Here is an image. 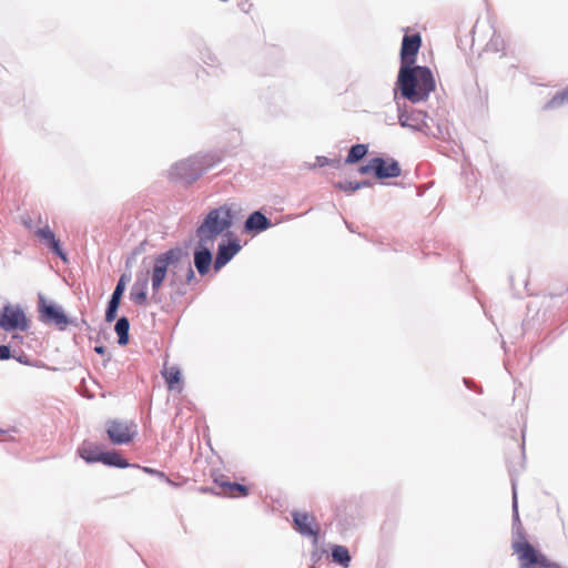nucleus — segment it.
Segmentation results:
<instances>
[{
  "label": "nucleus",
  "instance_id": "c756f323",
  "mask_svg": "<svg viewBox=\"0 0 568 568\" xmlns=\"http://www.w3.org/2000/svg\"><path fill=\"white\" fill-rule=\"evenodd\" d=\"M141 469L149 475L156 476L158 478L165 480L166 483L173 485V481L170 478H168L163 471H160V470L151 468V467H141Z\"/></svg>",
  "mask_w": 568,
  "mask_h": 568
},
{
  "label": "nucleus",
  "instance_id": "4468645a",
  "mask_svg": "<svg viewBox=\"0 0 568 568\" xmlns=\"http://www.w3.org/2000/svg\"><path fill=\"white\" fill-rule=\"evenodd\" d=\"M36 234L38 237H40L42 241H44L45 245L54 253L57 254L61 260L65 261L67 255L61 248L60 241L55 237V234L53 231L45 225L44 227H40L36 231Z\"/></svg>",
  "mask_w": 568,
  "mask_h": 568
},
{
  "label": "nucleus",
  "instance_id": "58836bf2",
  "mask_svg": "<svg viewBox=\"0 0 568 568\" xmlns=\"http://www.w3.org/2000/svg\"><path fill=\"white\" fill-rule=\"evenodd\" d=\"M356 184L358 185V190H361L363 187L372 186V182H369L368 180L356 182Z\"/></svg>",
  "mask_w": 568,
  "mask_h": 568
},
{
  "label": "nucleus",
  "instance_id": "f03ea898",
  "mask_svg": "<svg viewBox=\"0 0 568 568\" xmlns=\"http://www.w3.org/2000/svg\"><path fill=\"white\" fill-rule=\"evenodd\" d=\"M185 256L186 248L181 246L172 247L155 256L151 271L153 297L160 292L166 276H169V285L180 291L179 286L182 281L180 266Z\"/></svg>",
  "mask_w": 568,
  "mask_h": 568
},
{
  "label": "nucleus",
  "instance_id": "f8f14e48",
  "mask_svg": "<svg viewBox=\"0 0 568 568\" xmlns=\"http://www.w3.org/2000/svg\"><path fill=\"white\" fill-rule=\"evenodd\" d=\"M293 524L295 529L305 537H313V542L318 539V529L313 528L314 518L306 513L293 511Z\"/></svg>",
  "mask_w": 568,
  "mask_h": 568
},
{
  "label": "nucleus",
  "instance_id": "9b49d317",
  "mask_svg": "<svg viewBox=\"0 0 568 568\" xmlns=\"http://www.w3.org/2000/svg\"><path fill=\"white\" fill-rule=\"evenodd\" d=\"M375 176L379 180L398 178L402 174L399 163L395 159L374 158Z\"/></svg>",
  "mask_w": 568,
  "mask_h": 568
},
{
  "label": "nucleus",
  "instance_id": "f3484780",
  "mask_svg": "<svg viewBox=\"0 0 568 568\" xmlns=\"http://www.w3.org/2000/svg\"><path fill=\"white\" fill-rule=\"evenodd\" d=\"M78 453L82 459H84L87 463H97L100 462V455L104 452H101L97 445H93L92 443L84 442L79 448Z\"/></svg>",
  "mask_w": 568,
  "mask_h": 568
},
{
  "label": "nucleus",
  "instance_id": "2eb2a0df",
  "mask_svg": "<svg viewBox=\"0 0 568 568\" xmlns=\"http://www.w3.org/2000/svg\"><path fill=\"white\" fill-rule=\"evenodd\" d=\"M148 285H149L148 277L138 278L135 281V283L133 284L131 292H130V296H131V300L136 305L143 306L146 304V302H148V295H146Z\"/></svg>",
  "mask_w": 568,
  "mask_h": 568
},
{
  "label": "nucleus",
  "instance_id": "9d476101",
  "mask_svg": "<svg viewBox=\"0 0 568 568\" xmlns=\"http://www.w3.org/2000/svg\"><path fill=\"white\" fill-rule=\"evenodd\" d=\"M242 245L237 237L222 241L217 245L214 257L213 270L219 272L241 251Z\"/></svg>",
  "mask_w": 568,
  "mask_h": 568
},
{
  "label": "nucleus",
  "instance_id": "ddd939ff",
  "mask_svg": "<svg viewBox=\"0 0 568 568\" xmlns=\"http://www.w3.org/2000/svg\"><path fill=\"white\" fill-rule=\"evenodd\" d=\"M272 226L271 220L261 211L252 212L244 222V232L248 234H260Z\"/></svg>",
  "mask_w": 568,
  "mask_h": 568
},
{
  "label": "nucleus",
  "instance_id": "bb28decb",
  "mask_svg": "<svg viewBox=\"0 0 568 568\" xmlns=\"http://www.w3.org/2000/svg\"><path fill=\"white\" fill-rule=\"evenodd\" d=\"M334 186L341 191L348 193V194H352L353 192L358 190V185L356 184V182H351V181H347V182L339 181V182L334 183Z\"/></svg>",
  "mask_w": 568,
  "mask_h": 568
},
{
  "label": "nucleus",
  "instance_id": "b1692460",
  "mask_svg": "<svg viewBox=\"0 0 568 568\" xmlns=\"http://www.w3.org/2000/svg\"><path fill=\"white\" fill-rule=\"evenodd\" d=\"M505 48V41L500 34H498L496 31H494L490 40L486 44V51L491 52H499L504 50Z\"/></svg>",
  "mask_w": 568,
  "mask_h": 568
},
{
  "label": "nucleus",
  "instance_id": "c85d7f7f",
  "mask_svg": "<svg viewBox=\"0 0 568 568\" xmlns=\"http://www.w3.org/2000/svg\"><path fill=\"white\" fill-rule=\"evenodd\" d=\"M446 135H448L447 125L438 123L436 126V131L432 128V133L428 136H433L436 139H446Z\"/></svg>",
  "mask_w": 568,
  "mask_h": 568
},
{
  "label": "nucleus",
  "instance_id": "dca6fc26",
  "mask_svg": "<svg viewBox=\"0 0 568 568\" xmlns=\"http://www.w3.org/2000/svg\"><path fill=\"white\" fill-rule=\"evenodd\" d=\"M100 463L116 468L139 467L138 465H131L124 459L118 452H104L100 455Z\"/></svg>",
  "mask_w": 568,
  "mask_h": 568
},
{
  "label": "nucleus",
  "instance_id": "4be33fe9",
  "mask_svg": "<svg viewBox=\"0 0 568 568\" xmlns=\"http://www.w3.org/2000/svg\"><path fill=\"white\" fill-rule=\"evenodd\" d=\"M169 389H175L181 382V371L176 366H172L163 373Z\"/></svg>",
  "mask_w": 568,
  "mask_h": 568
},
{
  "label": "nucleus",
  "instance_id": "473e14b6",
  "mask_svg": "<svg viewBox=\"0 0 568 568\" xmlns=\"http://www.w3.org/2000/svg\"><path fill=\"white\" fill-rule=\"evenodd\" d=\"M214 483L225 491L229 487L230 480L225 475L221 474L214 478Z\"/></svg>",
  "mask_w": 568,
  "mask_h": 568
},
{
  "label": "nucleus",
  "instance_id": "5701e85b",
  "mask_svg": "<svg viewBox=\"0 0 568 568\" xmlns=\"http://www.w3.org/2000/svg\"><path fill=\"white\" fill-rule=\"evenodd\" d=\"M568 103V87L557 92L546 104V109H556Z\"/></svg>",
  "mask_w": 568,
  "mask_h": 568
},
{
  "label": "nucleus",
  "instance_id": "37998d69",
  "mask_svg": "<svg viewBox=\"0 0 568 568\" xmlns=\"http://www.w3.org/2000/svg\"><path fill=\"white\" fill-rule=\"evenodd\" d=\"M345 223H346L347 229H348L351 232H354L353 226H352L349 223H347V222H345Z\"/></svg>",
  "mask_w": 568,
  "mask_h": 568
},
{
  "label": "nucleus",
  "instance_id": "2f4dec72",
  "mask_svg": "<svg viewBox=\"0 0 568 568\" xmlns=\"http://www.w3.org/2000/svg\"><path fill=\"white\" fill-rule=\"evenodd\" d=\"M126 275L123 274L121 275V277L119 278L116 285H115V288L113 291V294L115 295H119V296H122L124 291H125V285H126Z\"/></svg>",
  "mask_w": 568,
  "mask_h": 568
},
{
  "label": "nucleus",
  "instance_id": "ea45409f",
  "mask_svg": "<svg viewBox=\"0 0 568 568\" xmlns=\"http://www.w3.org/2000/svg\"><path fill=\"white\" fill-rule=\"evenodd\" d=\"M19 363H22L24 365H30V361L27 355H21L17 358Z\"/></svg>",
  "mask_w": 568,
  "mask_h": 568
},
{
  "label": "nucleus",
  "instance_id": "aec40b11",
  "mask_svg": "<svg viewBox=\"0 0 568 568\" xmlns=\"http://www.w3.org/2000/svg\"><path fill=\"white\" fill-rule=\"evenodd\" d=\"M368 152L367 144H354L351 146L348 154L345 159L346 164H354L359 162Z\"/></svg>",
  "mask_w": 568,
  "mask_h": 568
},
{
  "label": "nucleus",
  "instance_id": "e433bc0d",
  "mask_svg": "<svg viewBox=\"0 0 568 568\" xmlns=\"http://www.w3.org/2000/svg\"><path fill=\"white\" fill-rule=\"evenodd\" d=\"M11 357V351L9 345H0V361H6Z\"/></svg>",
  "mask_w": 568,
  "mask_h": 568
},
{
  "label": "nucleus",
  "instance_id": "6e6552de",
  "mask_svg": "<svg viewBox=\"0 0 568 568\" xmlns=\"http://www.w3.org/2000/svg\"><path fill=\"white\" fill-rule=\"evenodd\" d=\"M214 243H210L204 240H196V244L193 250V264L201 276H205L210 272L211 265H213V253L212 250Z\"/></svg>",
  "mask_w": 568,
  "mask_h": 568
},
{
  "label": "nucleus",
  "instance_id": "1a4fd4ad",
  "mask_svg": "<svg viewBox=\"0 0 568 568\" xmlns=\"http://www.w3.org/2000/svg\"><path fill=\"white\" fill-rule=\"evenodd\" d=\"M39 313L43 323L63 327L69 323L63 310L53 303H48L43 295H39Z\"/></svg>",
  "mask_w": 568,
  "mask_h": 568
},
{
  "label": "nucleus",
  "instance_id": "7ed1b4c3",
  "mask_svg": "<svg viewBox=\"0 0 568 568\" xmlns=\"http://www.w3.org/2000/svg\"><path fill=\"white\" fill-rule=\"evenodd\" d=\"M220 161L221 156L216 152L197 153L176 162L171 168L170 175L175 181L191 184Z\"/></svg>",
  "mask_w": 568,
  "mask_h": 568
},
{
  "label": "nucleus",
  "instance_id": "423d86ee",
  "mask_svg": "<svg viewBox=\"0 0 568 568\" xmlns=\"http://www.w3.org/2000/svg\"><path fill=\"white\" fill-rule=\"evenodd\" d=\"M105 426L108 437L114 445H126L138 434L136 424L133 422L112 419L108 420Z\"/></svg>",
  "mask_w": 568,
  "mask_h": 568
},
{
  "label": "nucleus",
  "instance_id": "cd10ccee",
  "mask_svg": "<svg viewBox=\"0 0 568 568\" xmlns=\"http://www.w3.org/2000/svg\"><path fill=\"white\" fill-rule=\"evenodd\" d=\"M146 242L143 241L136 245L126 258V264L135 262L136 257L145 252Z\"/></svg>",
  "mask_w": 568,
  "mask_h": 568
},
{
  "label": "nucleus",
  "instance_id": "f704fd0d",
  "mask_svg": "<svg viewBox=\"0 0 568 568\" xmlns=\"http://www.w3.org/2000/svg\"><path fill=\"white\" fill-rule=\"evenodd\" d=\"M121 298L122 296L112 293L106 307L118 311L121 303Z\"/></svg>",
  "mask_w": 568,
  "mask_h": 568
},
{
  "label": "nucleus",
  "instance_id": "6ab92c4d",
  "mask_svg": "<svg viewBox=\"0 0 568 568\" xmlns=\"http://www.w3.org/2000/svg\"><path fill=\"white\" fill-rule=\"evenodd\" d=\"M331 555L334 562L341 565L344 568L349 566L352 558L348 549L345 546H333Z\"/></svg>",
  "mask_w": 568,
  "mask_h": 568
},
{
  "label": "nucleus",
  "instance_id": "c9c22d12",
  "mask_svg": "<svg viewBox=\"0 0 568 568\" xmlns=\"http://www.w3.org/2000/svg\"><path fill=\"white\" fill-rule=\"evenodd\" d=\"M121 298L122 296L112 293L106 307L118 311L121 303Z\"/></svg>",
  "mask_w": 568,
  "mask_h": 568
},
{
  "label": "nucleus",
  "instance_id": "72a5a7b5",
  "mask_svg": "<svg viewBox=\"0 0 568 568\" xmlns=\"http://www.w3.org/2000/svg\"><path fill=\"white\" fill-rule=\"evenodd\" d=\"M358 172L361 174H367L373 172L375 174L374 158L368 161L367 164L359 166Z\"/></svg>",
  "mask_w": 568,
  "mask_h": 568
},
{
  "label": "nucleus",
  "instance_id": "393cba45",
  "mask_svg": "<svg viewBox=\"0 0 568 568\" xmlns=\"http://www.w3.org/2000/svg\"><path fill=\"white\" fill-rule=\"evenodd\" d=\"M227 496H241L245 497L248 495V488L245 485L230 481L227 489L224 491Z\"/></svg>",
  "mask_w": 568,
  "mask_h": 568
},
{
  "label": "nucleus",
  "instance_id": "0eeeda50",
  "mask_svg": "<svg viewBox=\"0 0 568 568\" xmlns=\"http://www.w3.org/2000/svg\"><path fill=\"white\" fill-rule=\"evenodd\" d=\"M0 327L7 332L27 331L29 323L19 305L6 304L0 311Z\"/></svg>",
  "mask_w": 568,
  "mask_h": 568
},
{
  "label": "nucleus",
  "instance_id": "f257e3e1",
  "mask_svg": "<svg viewBox=\"0 0 568 568\" xmlns=\"http://www.w3.org/2000/svg\"><path fill=\"white\" fill-rule=\"evenodd\" d=\"M420 45L419 33L405 34L399 53L400 67L395 90L412 103L426 101L436 88L432 70L428 67L415 64Z\"/></svg>",
  "mask_w": 568,
  "mask_h": 568
},
{
  "label": "nucleus",
  "instance_id": "7c9ffc66",
  "mask_svg": "<svg viewBox=\"0 0 568 568\" xmlns=\"http://www.w3.org/2000/svg\"><path fill=\"white\" fill-rule=\"evenodd\" d=\"M513 517H514L515 523L519 521L516 483L514 480H513Z\"/></svg>",
  "mask_w": 568,
  "mask_h": 568
},
{
  "label": "nucleus",
  "instance_id": "a878e982",
  "mask_svg": "<svg viewBox=\"0 0 568 568\" xmlns=\"http://www.w3.org/2000/svg\"><path fill=\"white\" fill-rule=\"evenodd\" d=\"M326 165H331L335 169H339L341 165H342V162H341V159H328L326 156H323V155H318L316 156V162L311 165L310 168L311 169H315V168H322V166H326Z\"/></svg>",
  "mask_w": 568,
  "mask_h": 568
},
{
  "label": "nucleus",
  "instance_id": "4c0bfd02",
  "mask_svg": "<svg viewBox=\"0 0 568 568\" xmlns=\"http://www.w3.org/2000/svg\"><path fill=\"white\" fill-rule=\"evenodd\" d=\"M118 311L106 307L105 310V322L111 323L116 318Z\"/></svg>",
  "mask_w": 568,
  "mask_h": 568
},
{
  "label": "nucleus",
  "instance_id": "a19ab883",
  "mask_svg": "<svg viewBox=\"0 0 568 568\" xmlns=\"http://www.w3.org/2000/svg\"><path fill=\"white\" fill-rule=\"evenodd\" d=\"M94 352L98 353V354H101L103 355L105 353V347L104 346H95L94 347Z\"/></svg>",
  "mask_w": 568,
  "mask_h": 568
},
{
  "label": "nucleus",
  "instance_id": "a211bd4d",
  "mask_svg": "<svg viewBox=\"0 0 568 568\" xmlns=\"http://www.w3.org/2000/svg\"><path fill=\"white\" fill-rule=\"evenodd\" d=\"M114 331L118 335V344L124 346L129 343L130 322L128 317L121 316L116 320Z\"/></svg>",
  "mask_w": 568,
  "mask_h": 568
},
{
  "label": "nucleus",
  "instance_id": "20e7f679",
  "mask_svg": "<svg viewBox=\"0 0 568 568\" xmlns=\"http://www.w3.org/2000/svg\"><path fill=\"white\" fill-rule=\"evenodd\" d=\"M234 223V213L229 204L212 209L195 230L196 240L214 243L224 232H229Z\"/></svg>",
  "mask_w": 568,
  "mask_h": 568
},
{
  "label": "nucleus",
  "instance_id": "39448f33",
  "mask_svg": "<svg viewBox=\"0 0 568 568\" xmlns=\"http://www.w3.org/2000/svg\"><path fill=\"white\" fill-rule=\"evenodd\" d=\"M395 100L397 98L395 97ZM397 112H398V123L402 128L410 129L415 132H422L425 135H429L432 133V125L429 121L433 122V119L422 110L407 108L406 104H400L396 101Z\"/></svg>",
  "mask_w": 568,
  "mask_h": 568
},
{
  "label": "nucleus",
  "instance_id": "412c9836",
  "mask_svg": "<svg viewBox=\"0 0 568 568\" xmlns=\"http://www.w3.org/2000/svg\"><path fill=\"white\" fill-rule=\"evenodd\" d=\"M180 275L182 276V281L180 282V284H189L195 280V272H194V270L191 265V262L189 260L187 251H186V256L181 262Z\"/></svg>",
  "mask_w": 568,
  "mask_h": 568
},
{
  "label": "nucleus",
  "instance_id": "79ce46f5",
  "mask_svg": "<svg viewBox=\"0 0 568 568\" xmlns=\"http://www.w3.org/2000/svg\"><path fill=\"white\" fill-rule=\"evenodd\" d=\"M21 338H22V337H21L20 335H18V334H13V335H12V339H21Z\"/></svg>",
  "mask_w": 568,
  "mask_h": 568
}]
</instances>
